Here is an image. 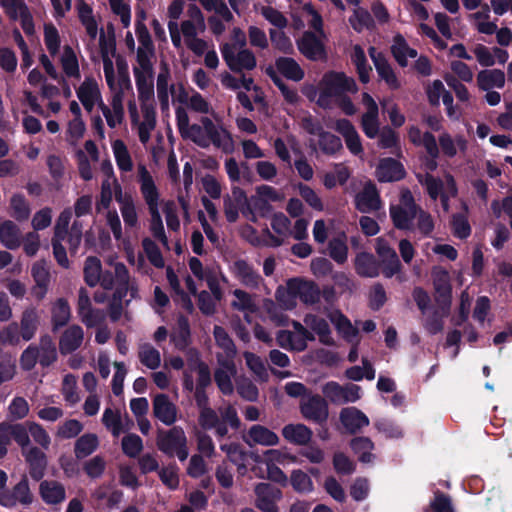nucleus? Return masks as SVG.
<instances>
[{
    "instance_id": "a18cd8bd",
    "label": "nucleus",
    "mask_w": 512,
    "mask_h": 512,
    "mask_svg": "<svg viewBox=\"0 0 512 512\" xmlns=\"http://www.w3.org/2000/svg\"><path fill=\"white\" fill-rule=\"evenodd\" d=\"M295 284L297 298H299L305 304H315L320 299V289L313 281L293 279Z\"/></svg>"
},
{
    "instance_id": "393cba45",
    "label": "nucleus",
    "mask_w": 512,
    "mask_h": 512,
    "mask_svg": "<svg viewBox=\"0 0 512 512\" xmlns=\"http://www.w3.org/2000/svg\"><path fill=\"white\" fill-rule=\"evenodd\" d=\"M234 277L245 287L257 289L261 285L262 277L244 260H237L231 266Z\"/></svg>"
},
{
    "instance_id": "2eb2a0df",
    "label": "nucleus",
    "mask_w": 512,
    "mask_h": 512,
    "mask_svg": "<svg viewBox=\"0 0 512 512\" xmlns=\"http://www.w3.org/2000/svg\"><path fill=\"white\" fill-rule=\"evenodd\" d=\"M153 415L164 425L171 426L179 418L176 404L164 393L156 394L152 400Z\"/></svg>"
},
{
    "instance_id": "5fc2aeb1",
    "label": "nucleus",
    "mask_w": 512,
    "mask_h": 512,
    "mask_svg": "<svg viewBox=\"0 0 512 512\" xmlns=\"http://www.w3.org/2000/svg\"><path fill=\"white\" fill-rule=\"evenodd\" d=\"M60 63L64 74L68 78L79 79L80 78V66L75 51L70 46L63 48Z\"/></svg>"
},
{
    "instance_id": "cd10ccee",
    "label": "nucleus",
    "mask_w": 512,
    "mask_h": 512,
    "mask_svg": "<svg viewBox=\"0 0 512 512\" xmlns=\"http://www.w3.org/2000/svg\"><path fill=\"white\" fill-rule=\"evenodd\" d=\"M438 144L442 154L449 158L455 157L458 153L464 154L468 149V141L461 134L453 137L448 132H442L438 137Z\"/></svg>"
},
{
    "instance_id": "9b49d317",
    "label": "nucleus",
    "mask_w": 512,
    "mask_h": 512,
    "mask_svg": "<svg viewBox=\"0 0 512 512\" xmlns=\"http://www.w3.org/2000/svg\"><path fill=\"white\" fill-rule=\"evenodd\" d=\"M75 93L88 113L92 112L95 107H99L104 102L100 84L92 75L86 76L83 81L75 87Z\"/></svg>"
},
{
    "instance_id": "0e129e2a",
    "label": "nucleus",
    "mask_w": 512,
    "mask_h": 512,
    "mask_svg": "<svg viewBox=\"0 0 512 512\" xmlns=\"http://www.w3.org/2000/svg\"><path fill=\"white\" fill-rule=\"evenodd\" d=\"M138 358L141 364L151 370L161 365L160 352L150 343H143L138 348Z\"/></svg>"
},
{
    "instance_id": "39448f33",
    "label": "nucleus",
    "mask_w": 512,
    "mask_h": 512,
    "mask_svg": "<svg viewBox=\"0 0 512 512\" xmlns=\"http://www.w3.org/2000/svg\"><path fill=\"white\" fill-rule=\"evenodd\" d=\"M319 97L317 104L323 108L331 105L332 98L343 93H355L357 85L353 78L348 77L342 72H328L319 83Z\"/></svg>"
},
{
    "instance_id": "c85d7f7f",
    "label": "nucleus",
    "mask_w": 512,
    "mask_h": 512,
    "mask_svg": "<svg viewBox=\"0 0 512 512\" xmlns=\"http://www.w3.org/2000/svg\"><path fill=\"white\" fill-rule=\"evenodd\" d=\"M299 51L310 60H320L325 57L322 39L311 32H305L297 41Z\"/></svg>"
},
{
    "instance_id": "6e6552de",
    "label": "nucleus",
    "mask_w": 512,
    "mask_h": 512,
    "mask_svg": "<svg viewBox=\"0 0 512 512\" xmlns=\"http://www.w3.org/2000/svg\"><path fill=\"white\" fill-rule=\"evenodd\" d=\"M153 59L154 57H136L133 74L138 98L147 99V97L155 96Z\"/></svg>"
},
{
    "instance_id": "ddd939ff",
    "label": "nucleus",
    "mask_w": 512,
    "mask_h": 512,
    "mask_svg": "<svg viewBox=\"0 0 512 512\" xmlns=\"http://www.w3.org/2000/svg\"><path fill=\"white\" fill-rule=\"evenodd\" d=\"M115 185V200L119 204V209L127 229L137 230L140 227L139 215L133 196L129 193H124L116 180L113 181Z\"/></svg>"
},
{
    "instance_id": "a211bd4d",
    "label": "nucleus",
    "mask_w": 512,
    "mask_h": 512,
    "mask_svg": "<svg viewBox=\"0 0 512 512\" xmlns=\"http://www.w3.org/2000/svg\"><path fill=\"white\" fill-rule=\"evenodd\" d=\"M242 438L251 448L257 445L273 447L280 443V438L274 431L260 424L252 425Z\"/></svg>"
},
{
    "instance_id": "69168bd1",
    "label": "nucleus",
    "mask_w": 512,
    "mask_h": 512,
    "mask_svg": "<svg viewBox=\"0 0 512 512\" xmlns=\"http://www.w3.org/2000/svg\"><path fill=\"white\" fill-rule=\"evenodd\" d=\"M293 288H295V284L293 279H290L285 287H279L276 290V300L284 310H292L296 307L297 294L296 289L294 290Z\"/></svg>"
},
{
    "instance_id": "1a4fd4ad",
    "label": "nucleus",
    "mask_w": 512,
    "mask_h": 512,
    "mask_svg": "<svg viewBox=\"0 0 512 512\" xmlns=\"http://www.w3.org/2000/svg\"><path fill=\"white\" fill-rule=\"evenodd\" d=\"M222 57L228 68L236 73H241L245 70H253L257 65V60L254 53L248 48H240L238 52L235 46L230 43H223L220 46Z\"/></svg>"
},
{
    "instance_id": "4468645a",
    "label": "nucleus",
    "mask_w": 512,
    "mask_h": 512,
    "mask_svg": "<svg viewBox=\"0 0 512 512\" xmlns=\"http://www.w3.org/2000/svg\"><path fill=\"white\" fill-rule=\"evenodd\" d=\"M361 388L355 384H347L344 386L336 382H328L322 387L324 396L335 404H345L356 402L360 397Z\"/></svg>"
},
{
    "instance_id": "dca6fc26",
    "label": "nucleus",
    "mask_w": 512,
    "mask_h": 512,
    "mask_svg": "<svg viewBox=\"0 0 512 512\" xmlns=\"http://www.w3.org/2000/svg\"><path fill=\"white\" fill-rule=\"evenodd\" d=\"M31 276L34 281L31 293L37 300H43L49 291L51 283V273L48 263L45 260L34 262L31 267Z\"/></svg>"
},
{
    "instance_id": "72a5a7b5",
    "label": "nucleus",
    "mask_w": 512,
    "mask_h": 512,
    "mask_svg": "<svg viewBox=\"0 0 512 512\" xmlns=\"http://www.w3.org/2000/svg\"><path fill=\"white\" fill-rule=\"evenodd\" d=\"M328 318L335 326L337 332L349 343H358V329L352 325L350 320L339 310H332L328 313Z\"/></svg>"
},
{
    "instance_id": "13d9d810",
    "label": "nucleus",
    "mask_w": 512,
    "mask_h": 512,
    "mask_svg": "<svg viewBox=\"0 0 512 512\" xmlns=\"http://www.w3.org/2000/svg\"><path fill=\"white\" fill-rule=\"evenodd\" d=\"M213 336L216 345L223 350L224 357L222 359L234 360L237 349L227 331L223 327L216 325L213 328Z\"/></svg>"
},
{
    "instance_id": "20e7f679",
    "label": "nucleus",
    "mask_w": 512,
    "mask_h": 512,
    "mask_svg": "<svg viewBox=\"0 0 512 512\" xmlns=\"http://www.w3.org/2000/svg\"><path fill=\"white\" fill-rule=\"evenodd\" d=\"M140 107L135 100L128 102V112L132 128L136 130L142 144L149 142L151 133L156 127V110L154 96L138 98Z\"/></svg>"
},
{
    "instance_id": "a878e982",
    "label": "nucleus",
    "mask_w": 512,
    "mask_h": 512,
    "mask_svg": "<svg viewBox=\"0 0 512 512\" xmlns=\"http://www.w3.org/2000/svg\"><path fill=\"white\" fill-rule=\"evenodd\" d=\"M356 208L362 213H370L381 208L379 193L372 183H366L355 197Z\"/></svg>"
},
{
    "instance_id": "6e6d98bb",
    "label": "nucleus",
    "mask_w": 512,
    "mask_h": 512,
    "mask_svg": "<svg viewBox=\"0 0 512 512\" xmlns=\"http://www.w3.org/2000/svg\"><path fill=\"white\" fill-rule=\"evenodd\" d=\"M99 446V438L94 433H85L80 436L74 445L76 458L83 459L91 455Z\"/></svg>"
},
{
    "instance_id": "412c9836",
    "label": "nucleus",
    "mask_w": 512,
    "mask_h": 512,
    "mask_svg": "<svg viewBox=\"0 0 512 512\" xmlns=\"http://www.w3.org/2000/svg\"><path fill=\"white\" fill-rule=\"evenodd\" d=\"M300 409L303 417L307 420L321 424L328 419V405L326 401L318 395L302 400Z\"/></svg>"
},
{
    "instance_id": "c9c22d12",
    "label": "nucleus",
    "mask_w": 512,
    "mask_h": 512,
    "mask_svg": "<svg viewBox=\"0 0 512 512\" xmlns=\"http://www.w3.org/2000/svg\"><path fill=\"white\" fill-rule=\"evenodd\" d=\"M340 421L347 431L355 433L369 425L368 417L355 407L344 408L340 412Z\"/></svg>"
},
{
    "instance_id": "2f4dec72",
    "label": "nucleus",
    "mask_w": 512,
    "mask_h": 512,
    "mask_svg": "<svg viewBox=\"0 0 512 512\" xmlns=\"http://www.w3.org/2000/svg\"><path fill=\"white\" fill-rule=\"evenodd\" d=\"M169 79L170 69L167 63L162 62L156 79L157 98L162 110L169 108L170 95L174 90V86L169 84Z\"/></svg>"
},
{
    "instance_id": "4d7b16f0",
    "label": "nucleus",
    "mask_w": 512,
    "mask_h": 512,
    "mask_svg": "<svg viewBox=\"0 0 512 512\" xmlns=\"http://www.w3.org/2000/svg\"><path fill=\"white\" fill-rule=\"evenodd\" d=\"M111 146L118 169L125 173L131 172L133 161L126 144L122 140L116 139Z\"/></svg>"
},
{
    "instance_id": "7c9ffc66",
    "label": "nucleus",
    "mask_w": 512,
    "mask_h": 512,
    "mask_svg": "<svg viewBox=\"0 0 512 512\" xmlns=\"http://www.w3.org/2000/svg\"><path fill=\"white\" fill-rule=\"evenodd\" d=\"M84 331L81 326L73 324L67 327L60 336L59 349L66 355L77 350L83 343Z\"/></svg>"
},
{
    "instance_id": "4c0bfd02",
    "label": "nucleus",
    "mask_w": 512,
    "mask_h": 512,
    "mask_svg": "<svg viewBox=\"0 0 512 512\" xmlns=\"http://www.w3.org/2000/svg\"><path fill=\"white\" fill-rule=\"evenodd\" d=\"M376 176L381 182L398 181L404 177V170L399 162L386 158L380 161L376 170Z\"/></svg>"
},
{
    "instance_id": "c03bdc74",
    "label": "nucleus",
    "mask_w": 512,
    "mask_h": 512,
    "mask_svg": "<svg viewBox=\"0 0 512 512\" xmlns=\"http://www.w3.org/2000/svg\"><path fill=\"white\" fill-rule=\"evenodd\" d=\"M469 21L474 29L481 34L492 35L497 30L496 23L490 21V8L484 5L481 10L472 13Z\"/></svg>"
},
{
    "instance_id": "5701e85b",
    "label": "nucleus",
    "mask_w": 512,
    "mask_h": 512,
    "mask_svg": "<svg viewBox=\"0 0 512 512\" xmlns=\"http://www.w3.org/2000/svg\"><path fill=\"white\" fill-rule=\"evenodd\" d=\"M219 368L215 371V381L223 394L230 395L233 393L234 386L232 378L236 374V366L234 360L222 359L221 355H218Z\"/></svg>"
},
{
    "instance_id": "b1692460",
    "label": "nucleus",
    "mask_w": 512,
    "mask_h": 512,
    "mask_svg": "<svg viewBox=\"0 0 512 512\" xmlns=\"http://www.w3.org/2000/svg\"><path fill=\"white\" fill-rule=\"evenodd\" d=\"M333 128L342 135L348 150L353 155H362L363 147L360 140V136L353 126V124L347 119H339L335 121Z\"/></svg>"
},
{
    "instance_id": "603ef678",
    "label": "nucleus",
    "mask_w": 512,
    "mask_h": 512,
    "mask_svg": "<svg viewBox=\"0 0 512 512\" xmlns=\"http://www.w3.org/2000/svg\"><path fill=\"white\" fill-rule=\"evenodd\" d=\"M0 241L8 249H16L20 245V229L11 220L0 223Z\"/></svg>"
},
{
    "instance_id": "423d86ee",
    "label": "nucleus",
    "mask_w": 512,
    "mask_h": 512,
    "mask_svg": "<svg viewBox=\"0 0 512 512\" xmlns=\"http://www.w3.org/2000/svg\"><path fill=\"white\" fill-rule=\"evenodd\" d=\"M187 436L180 426L168 430H159L156 438L158 449L169 457L177 456L185 461L189 456Z\"/></svg>"
},
{
    "instance_id": "4be33fe9",
    "label": "nucleus",
    "mask_w": 512,
    "mask_h": 512,
    "mask_svg": "<svg viewBox=\"0 0 512 512\" xmlns=\"http://www.w3.org/2000/svg\"><path fill=\"white\" fill-rule=\"evenodd\" d=\"M369 54L381 80H383L391 89L395 90L400 88L401 84L396 73L382 53L377 51L375 47H370Z\"/></svg>"
},
{
    "instance_id": "e433bc0d",
    "label": "nucleus",
    "mask_w": 512,
    "mask_h": 512,
    "mask_svg": "<svg viewBox=\"0 0 512 512\" xmlns=\"http://www.w3.org/2000/svg\"><path fill=\"white\" fill-rule=\"evenodd\" d=\"M33 501V495L29 488V483L26 477L13 487L11 495L3 496L0 502L5 506H12L16 503L29 505Z\"/></svg>"
},
{
    "instance_id": "f704fd0d",
    "label": "nucleus",
    "mask_w": 512,
    "mask_h": 512,
    "mask_svg": "<svg viewBox=\"0 0 512 512\" xmlns=\"http://www.w3.org/2000/svg\"><path fill=\"white\" fill-rule=\"evenodd\" d=\"M102 423L114 437H119L120 434L126 432L130 428L128 417H123L119 410L111 408H106L104 410Z\"/></svg>"
},
{
    "instance_id": "f8f14e48",
    "label": "nucleus",
    "mask_w": 512,
    "mask_h": 512,
    "mask_svg": "<svg viewBox=\"0 0 512 512\" xmlns=\"http://www.w3.org/2000/svg\"><path fill=\"white\" fill-rule=\"evenodd\" d=\"M0 6L10 19L20 21L21 27L27 35L34 34L33 17L25 0H0Z\"/></svg>"
},
{
    "instance_id": "e2e57ef3",
    "label": "nucleus",
    "mask_w": 512,
    "mask_h": 512,
    "mask_svg": "<svg viewBox=\"0 0 512 512\" xmlns=\"http://www.w3.org/2000/svg\"><path fill=\"white\" fill-rule=\"evenodd\" d=\"M38 322V315L34 309L24 311L19 327L20 337L25 341L31 340L37 331Z\"/></svg>"
},
{
    "instance_id": "49530a36",
    "label": "nucleus",
    "mask_w": 512,
    "mask_h": 512,
    "mask_svg": "<svg viewBox=\"0 0 512 512\" xmlns=\"http://www.w3.org/2000/svg\"><path fill=\"white\" fill-rule=\"evenodd\" d=\"M477 85L483 91L503 88L505 85V74L499 69L482 70L477 74Z\"/></svg>"
},
{
    "instance_id": "37998d69",
    "label": "nucleus",
    "mask_w": 512,
    "mask_h": 512,
    "mask_svg": "<svg viewBox=\"0 0 512 512\" xmlns=\"http://www.w3.org/2000/svg\"><path fill=\"white\" fill-rule=\"evenodd\" d=\"M39 492L47 504H58L66 497L64 486L55 480H44L40 483Z\"/></svg>"
},
{
    "instance_id": "052dcab7",
    "label": "nucleus",
    "mask_w": 512,
    "mask_h": 512,
    "mask_svg": "<svg viewBox=\"0 0 512 512\" xmlns=\"http://www.w3.org/2000/svg\"><path fill=\"white\" fill-rule=\"evenodd\" d=\"M277 70L286 78L300 81L304 78V71L300 65L289 57H280L275 62Z\"/></svg>"
},
{
    "instance_id": "3c124183",
    "label": "nucleus",
    "mask_w": 512,
    "mask_h": 512,
    "mask_svg": "<svg viewBox=\"0 0 512 512\" xmlns=\"http://www.w3.org/2000/svg\"><path fill=\"white\" fill-rule=\"evenodd\" d=\"M355 270L362 277L374 278L379 275V264L369 253H359L354 260Z\"/></svg>"
},
{
    "instance_id": "58836bf2",
    "label": "nucleus",
    "mask_w": 512,
    "mask_h": 512,
    "mask_svg": "<svg viewBox=\"0 0 512 512\" xmlns=\"http://www.w3.org/2000/svg\"><path fill=\"white\" fill-rule=\"evenodd\" d=\"M23 455L29 464L31 477L35 480L41 479L47 465L45 454L37 447H28L23 451Z\"/></svg>"
},
{
    "instance_id": "9d476101",
    "label": "nucleus",
    "mask_w": 512,
    "mask_h": 512,
    "mask_svg": "<svg viewBox=\"0 0 512 512\" xmlns=\"http://www.w3.org/2000/svg\"><path fill=\"white\" fill-rule=\"evenodd\" d=\"M223 211L228 222L234 223L239 218V212L244 215H251L254 220L252 210L248 206V198L243 189L238 186L232 187L231 193L223 198Z\"/></svg>"
},
{
    "instance_id": "680f3d73",
    "label": "nucleus",
    "mask_w": 512,
    "mask_h": 512,
    "mask_svg": "<svg viewBox=\"0 0 512 512\" xmlns=\"http://www.w3.org/2000/svg\"><path fill=\"white\" fill-rule=\"evenodd\" d=\"M9 213L17 221H26L31 214V208L25 196L14 193L10 198Z\"/></svg>"
},
{
    "instance_id": "774afa93",
    "label": "nucleus",
    "mask_w": 512,
    "mask_h": 512,
    "mask_svg": "<svg viewBox=\"0 0 512 512\" xmlns=\"http://www.w3.org/2000/svg\"><path fill=\"white\" fill-rule=\"evenodd\" d=\"M350 177L349 169L343 164H336L332 172H328L323 177V184L326 188L332 189L336 185H343Z\"/></svg>"
},
{
    "instance_id": "f3484780",
    "label": "nucleus",
    "mask_w": 512,
    "mask_h": 512,
    "mask_svg": "<svg viewBox=\"0 0 512 512\" xmlns=\"http://www.w3.org/2000/svg\"><path fill=\"white\" fill-rule=\"evenodd\" d=\"M432 283L436 298L442 308L448 309L451 304L452 286L448 271L440 266H436L431 272Z\"/></svg>"
},
{
    "instance_id": "338daca9",
    "label": "nucleus",
    "mask_w": 512,
    "mask_h": 512,
    "mask_svg": "<svg viewBox=\"0 0 512 512\" xmlns=\"http://www.w3.org/2000/svg\"><path fill=\"white\" fill-rule=\"evenodd\" d=\"M84 280L90 287H95L101 281V261L94 256L88 257L84 262Z\"/></svg>"
},
{
    "instance_id": "bf43d9fd",
    "label": "nucleus",
    "mask_w": 512,
    "mask_h": 512,
    "mask_svg": "<svg viewBox=\"0 0 512 512\" xmlns=\"http://www.w3.org/2000/svg\"><path fill=\"white\" fill-rule=\"evenodd\" d=\"M136 35L140 43L136 57H154L155 49L150 36V33L143 22L138 21L136 23Z\"/></svg>"
},
{
    "instance_id": "a19ab883",
    "label": "nucleus",
    "mask_w": 512,
    "mask_h": 512,
    "mask_svg": "<svg viewBox=\"0 0 512 512\" xmlns=\"http://www.w3.org/2000/svg\"><path fill=\"white\" fill-rule=\"evenodd\" d=\"M199 425L205 429H214L219 437H224L228 433V428L224 424H220L218 411L213 410L211 407H203L199 412Z\"/></svg>"
},
{
    "instance_id": "aec40b11",
    "label": "nucleus",
    "mask_w": 512,
    "mask_h": 512,
    "mask_svg": "<svg viewBox=\"0 0 512 512\" xmlns=\"http://www.w3.org/2000/svg\"><path fill=\"white\" fill-rule=\"evenodd\" d=\"M271 227L277 236L273 235L269 230H265L263 234L264 244L271 247L281 246L290 235V220L283 213L274 214L271 220Z\"/></svg>"
},
{
    "instance_id": "c756f323",
    "label": "nucleus",
    "mask_w": 512,
    "mask_h": 512,
    "mask_svg": "<svg viewBox=\"0 0 512 512\" xmlns=\"http://www.w3.org/2000/svg\"><path fill=\"white\" fill-rule=\"evenodd\" d=\"M192 371L197 373L196 388H206L211 383V374L208 366L202 361L197 360L190 364L189 370L184 372L183 386L187 391L192 392L194 389Z\"/></svg>"
},
{
    "instance_id": "ea45409f",
    "label": "nucleus",
    "mask_w": 512,
    "mask_h": 512,
    "mask_svg": "<svg viewBox=\"0 0 512 512\" xmlns=\"http://www.w3.org/2000/svg\"><path fill=\"white\" fill-rule=\"evenodd\" d=\"M254 10L277 29H284L288 25V19L281 11L271 5L270 0H266V4L255 3Z\"/></svg>"
},
{
    "instance_id": "8fccbe9b",
    "label": "nucleus",
    "mask_w": 512,
    "mask_h": 512,
    "mask_svg": "<svg viewBox=\"0 0 512 512\" xmlns=\"http://www.w3.org/2000/svg\"><path fill=\"white\" fill-rule=\"evenodd\" d=\"M391 52L397 63L402 67H406L408 65L409 58L417 57V51L409 47L406 40L400 34L394 37Z\"/></svg>"
},
{
    "instance_id": "7ed1b4c3",
    "label": "nucleus",
    "mask_w": 512,
    "mask_h": 512,
    "mask_svg": "<svg viewBox=\"0 0 512 512\" xmlns=\"http://www.w3.org/2000/svg\"><path fill=\"white\" fill-rule=\"evenodd\" d=\"M118 80L112 86H107L111 92L109 105L104 102L98 107L110 128H116L124 120V93L132 88L128 74L127 63L121 57L117 58Z\"/></svg>"
},
{
    "instance_id": "f257e3e1",
    "label": "nucleus",
    "mask_w": 512,
    "mask_h": 512,
    "mask_svg": "<svg viewBox=\"0 0 512 512\" xmlns=\"http://www.w3.org/2000/svg\"><path fill=\"white\" fill-rule=\"evenodd\" d=\"M175 116L178 132L184 140L204 149L213 145L224 153H231L234 150L233 137L216 114L212 115L215 121L203 116L199 123L191 124L187 110L179 106L176 108Z\"/></svg>"
},
{
    "instance_id": "864d4df0",
    "label": "nucleus",
    "mask_w": 512,
    "mask_h": 512,
    "mask_svg": "<svg viewBox=\"0 0 512 512\" xmlns=\"http://www.w3.org/2000/svg\"><path fill=\"white\" fill-rule=\"evenodd\" d=\"M40 365L47 367L57 360V349L53 338L50 335H43L37 348Z\"/></svg>"
},
{
    "instance_id": "de8ad7c7",
    "label": "nucleus",
    "mask_w": 512,
    "mask_h": 512,
    "mask_svg": "<svg viewBox=\"0 0 512 512\" xmlns=\"http://www.w3.org/2000/svg\"><path fill=\"white\" fill-rule=\"evenodd\" d=\"M71 316V307L65 298H58L52 303L51 322L53 330L65 326L70 321Z\"/></svg>"
},
{
    "instance_id": "bb28decb",
    "label": "nucleus",
    "mask_w": 512,
    "mask_h": 512,
    "mask_svg": "<svg viewBox=\"0 0 512 512\" xmlns=\"http://www.w3.org/2000/svg\"><path fill=\"white\" fill-rule=\"evenodd\" d=\"M256 506L265 512H276V501L281 498V492L268 483H259L255 487Z\"/></svg>"
},
{
    "instance_id": "473e14b6",
    "label": "nucleus",
    "mask_w": 512,
    "mask_h": 512,
    "mask_svg": "<svg viewBox=\"0 0 512 512\" xmlns=\"http://www.w3.org/2000/svg\"><path fill=\"white\" fill-rule=\"evenodd\" d=\"M304 324L311 331L314 336L316 335L319 341L324 345H333L334 339L332 337L329 324L324 318L314 314H307L303 320Z\"/></svg>"
},
{
    "instance_id": "0eeeda50",
    "label": "nucleus",
    "mask_w": 512,
    "mask_h": 512,
    "mask_svg": "<svg viewBox=\"0 0 512 512\" xmlns=\"http://www.w3.org/2000/svg\"><path fill=\"white\" fill-rule=\"evenodd\" d=\"M419 208L414 202L411 192L403 190L400 203L390 208V216L395 227L401 230H414L413 220H415Z\"/></svg>"
},
{
    "instance_id": "09e8293b",
    "label": "nucleus",
    "mask_w": 512,
    "mask_h": 512,
    "mask_svg": "<svg viewBox=\"0 0 512 512\" xmlns=\"http://www.w3.org/2000/svg\"><path fill=\"white\" fill-rule=\"evenodd\" d=\"M231 295L230 306L232 309L245 314L256 312L257 304L253 295L239 288L233 290Z\"/></svg>"
},
{
    "instance_id": "6ab92c4d",
    "label": "nucleus",
    "mask_w": 512,
    "mask_h": 512,
    "mask_svg": "<svg viewBox=\"0 0 512 512\" xmlns=\"http://www.w3.org/2000/svg\"><path fill=\"white\" fill-rule=\"evenodd\" d=\"M99 49L103 62V72L106 84L107 86H112L113 82L118 80V73L116 74L113 63L116 49L113 41L107 40L103 31L99 37Z\"/></svg>"
},
{
    "instance_id": "79ce46f5",
    "label": "nucleus",
    "mask_w": 512,
    "mask_h": 512,
    "mask_svg": "<svg viewBox=\"0 0 512 512\" xmlns=\"http://www.w3.org/2000/svg\"><path fill=\"white\" fill-rule=\"evenodd\" d=\"M283 437L295 445H306L312 438V430L304 424H287L282 429Z\"/></svg>"
},
{
    "instance_id": "f03ea898",
    "label": "nucleus",
    "mask_w": 512,
    "mask_h": 512,
    "mask_svg": "<svg viewBox=\"0 0 512 512\" xmlns=\"http://www.w3.org/2000/svg\"><path fill=\"white\" fill-rule=\"evenodd\" d=\"M137 170L140 182V191L150 215L149 231L155 239L161 242L165 249L170 250L169 241L166 236L159 209L160 193L158 188L145 165L139 164Z\"/></svg>"
}]
</instances>
